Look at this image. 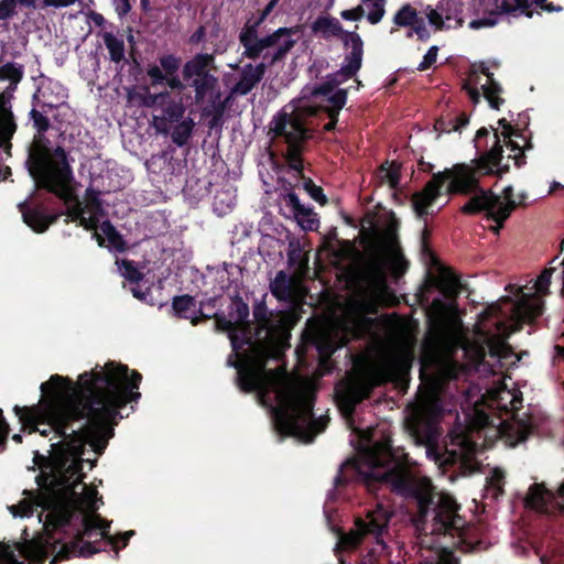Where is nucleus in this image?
Returning a JSON list of instances; mask_svg holds the SVG:
<instances>
[{
    "label": "nucleus",
    "mask_w": 564,
    "mask_h": 564,
    "mask_svg": "<svg viewBox=\"0 0 564 564\" xmlns=\"http://www.w3.org/2000/svg\"><path fill=\"white\" fill-rule=\"evenodd\" d=\"M141 381L138 371L109 361L79 375L74 383L69 378L53 375L40 387L37 400V434L54 433L50 456L37 453V514L44 535L37 533V562L50 553L67 551L90 556L99 551L95 543L106 539L118 555L134 531L109 535L110 522L96 511L101 498L94 487L82 484V465L95 466L109 438L112 426L122 416L119 410L137 401Z\"/></svg>",
    "instance_id": "nucleus-1"
},
{
    "label": "nucleus",
    "mask_w": 564,
    "mask_h": 564,
    "mask_svg": "<svg viewBox=\"0 0 564 564\" xmlns=\"http://www.w3.org/2000/svg\"><path fill=\"white\" fill-rule=\"evenodd\" d=\"M430 339L436 350L434 361L424 366L421 376L424 386L416 401L410 405L405 419L406 430L416 445L424 446L425 455L440 468L456 467L467 475L479 466L478 455L482 447L503 437L508 445L516 446L532 431L528 413L516 414L522 405V393L499 382L477 398L478 390L470 388L462 404L465 424H456L444 446L438 441L442 430L440 420L451 412L445 403L444 382L457 378L464 370H475L480 376L496 375L517 360L512 358L497 362L490 358L491 345L478 338L475 326L474 337H467L456 305L441 299L432 302L427 310Z\"/></svg>",
    "instance_id": "nucleus-2"
},
{
    "label": "nucleus",
    "mask_w": 564,
    "mask_h": 564,
    "mask_svg": "<svg viewBox=\"0 0 564 564\" xmlns=\"http://www.w3.org/2000/svg\"><path fill=\"white\" fill-rule=\"evenodd\" d=\"M253 316L254 330L248 321V305L237 300L227 318H217L218 327L228 333L234 350L227 364L237 369L240 389L256 392L260 403L270 408L274 430L280 436L310 443L327 424L326 416L315 419L313 414L314 382L289 373L283 367L265 369V361L279 359L289 346L295 319L284 311L268 314L263 304L254 306Z\"/></svg>",
    "instance_id": "nucleus-3"
},
{
    "label": "nucleus",
    "mask_w": 564,
    "mask_h": 564,
    "mask_svg": "<svg viewBox=\"0 0 564 564\" xmlns=\"http://www.w3.org/2000/svg\"><path fill=\"white\" fill-rule=\"evenodd\" d=\"M362 480L369 490L377 485H386L395 492L413 497L417 505L414 525L421 556L430 564H458L452 551L434 536L447 535L458 546L466 536L465 520L458 514V505L454 498L436 491L431 480L410 468L408 455L402 448H394L390 440L366 444L358 457L346 460L335 478L336 484L351 477Z\"/></svg>",
    "instance_id": "nucleus-4"
},
{
    "label": "nucleus",
    "mask_w": 564,
    "mask_h": 564,
    "mask_svg": "<svg viewBox=\"0 0 564 564\" xmlns=\"http://www.w3.org/2000/svg\"><path fill=\"white\" fill-rule=\"evenodd\" d=\"M408 262L392 235L386 238L382 247L370 257L364 268V280L367 294L354 300L339 316L329 318L312 334V341L319 355V376L328 371V359L332 354L345 346L350 338H358L373 332L375 319L366 314L371 303H390L393 299L387 274L401 276Z\"/></svg>",
    "instance_id": "nucleus-5"
},
{
    "label": "nucleus",
    "mask_w": 564,
    "mask_h": 564,
    "mask_svg": "<svg viewBox=\"0 0 564 564\" xmlns=\"http://www.w3.org/2000/svg\"><path fill=\"white\" fill-rule=\"evenodd\" d=\"M553 272V268L545 269L532 285L516 288L512 295L501 297L479 315L476 324L478 338L492 345L490 358L497 362L512 358L506 340L511 333L521 328L522 323L542 315L543 296L549 293Z\"/></svg>",
    "instance_id": "nucleus-6"
},
{
    "label": "nucleus",
    "mask_w": 564,
    "mask_h": 564,
    "mask_svg": "<svg viewBox=\"0 0 564 564\" xmlns=\"http://www.w3.org/2000/svg\"><path fill=\"white\" fill-rule=\"evenodd\" d=\"M70 170L66 163L65 152L56 149L48 155L42 148L37 137V188L45 187L65 200L68 216L72 220H79V225L90 230L99 246L121 251L124 242L109 221H101L102 210L96 198H87L83 204L74 196L70 185Z\"/></svg>",
    "instance_id": "nucleus-7"
},
{
    "label": "nucleus",
    "mask_w": 564,
    "mask_h": 564,
    "mask_svg": "<svg viewBox=\"0 0 564 564\" xmlns=\"http://www.w3.org/2000/svg\"><path fill=\"white\" fill-rule=\"evenodd\" d=\"M498 124L502 128V131L500 134L497 130L495 131V144L486 155L474 165L459 164L452 170L434 175L422 192L412 196V207L416 215L424 216L434 213V204L446 181H449V192L468 193L476 189L480 175L495 173L498 169L503 148H507V151H509L508 158L513 159L517 165L522 163L523 151L520 144L512 139L514 133L511 126L506 119H500Z\"/></svg>",
    "instance_id": "nucleus-8"
},
{
    "label": "nucleus",
    "mask_w": 564,
    "mask_h": 564,
    "mask_svg": "<svg viewBox=\"0 0 564 564\" xmlns=\"http://www.w3.org/2000/svg\"><path fill=\"white\" fill-rule=\"evenodd\" d=\"M409 362L408 351L400 349L388 354L365 371L348 375L335 388L336 401L341 413L348 419L355 405L366 399L373 387L403 376Z\"/></svg>",
    "instance_id": "nucleus-9"
},
{
    "label": "nucleus",
    "mask_w": 564,
    "mask_h": 564,
    "mask_svg": "<svg viewBox=\"0 0 564 564\" xmlns=\"http://www.w3.org/2000/svg\"><path fill=\"white\" fill-rule=\"evenodd\" d=\"M317 110L315 101L302 98L286 105L271 121L274 135L283 137L289 144L286 160L296 173L303 169L300 144L310 137Z\"/></svg>",
    "instance_id": "nucleus-10"
},
{
    "label": "nucleus",
    "mask_w": 564,
    "mask_h": 564,
    "mask_svg": "<svg viewBox=\"0 0 564 564\" xmlns=\"http://www.w3.org/2000/svg\"><path fill=\"white\" fill-rule=\"evenodd\" d=\"M279 0H271L265 7L260 21L252 25L247 24L240 33V43L245 51L243 56L249 58L262 57L269 61V64L281 59L295 44L293 29L281 28L274 33L260 37L258 35V24L272 11Z\"/></svg>",
    "instance_id": "nucleus-11"
},
{
    "label": "nucleus",
    "mask_w": 564,
    "mask_h": 564,
    "mask_svg": "<svg viewBox=\"0 0 564 564\" xmlns=\"http://www.w3.org/2000/svg\"><path fill=\"white\" fill-rule=\"evenodd\" d=\"M348 44L350 45V53L345 57L344 64L336 74H334L327 82L314 89V97L321 98L322 101L327 104L324 106L328 112L332 121L325 124L326 130H332L336 122V117L339 110L346 104V90L335 89L338 85L346 82L348 78L355 76L361 67L362 62V41L356 33L349 35Z\"/></svg>",
    "instance_id": "nucleus-12"
},
{
    "label": "nucleus",
    "mask_w": 564,
    "mask_h": 564,
    "mask_svg": "<svg viewBox=\"0 0 564 564\" xmlns=\"http://www.w3.org/2000/svg\"><path fill=\"white\" fill-rule=\"evenodd\" d=\"M523 195L514 196L512 186H506L501 193L479 189L463 207L464 213H485L497 225L492 229L498 232L503 221L510 216L514 207L522 203Z\"/></svg>",
    "instance_id": "nucleus-13"
},
{
    "label": "nucleus",
    "mask_w": 564,
    "mask_h": 564,
    "mask_svg": "<svg viewBox=\"0 0 564 564\" xmlns=\"http://www.w3.org/2000/svg\"><path fill=\"white\" fill-rule=\"evenodd\" d=\"M392 514L390 505L384 499H378L376 508L368 511L366 519H358L356 528L349 533H338L336 551L355 550L366 535H372L377 543H381V535L387 529Z\"/></svg>",
    "instance_id": "nucleus-14"
},
{
    "label": "nucleus",
    "mask_w": 564,
    "mask_h": 564,
    "mask_svg": "<svg viewBox=\"0 0 564 564\" xmlns=\"http://www.w3.org/2000/svg\"><path fill=\"white\" fill-rule=\"evenodd\" d=\"M481 12L488 13V17L475 19L469 22V28L478 30L481 28H491L497 24V14L518 12L529 18L538 10L547 12L561 11V7H555L546 0H482L480 3Z\"/></svg>",
    "instance_id": "nucleus-15"
},
{
    "label": "nucleus",
    "mask_w": 564,
    "mask_h": 564,
    "mask_svg": "<svg viewBox=\"0 0 564 564\" xmlns=\"http://www.w3.org/2000/svg\"><path fill=\"white\" fill-rule=\"evenodd\" d=\"M464 88L475 104L480 100V90L491 108L498 109L503 102L499 97L502 89L484 63L471 67Z\"/></svg>",
    "instance_id": "nucleus-16"
},
{
    "label": "nucleus",
    "mask_w": 564,
    "mask_h": 564,
    "mask_svg": "<svg viewBox=\"0 0 564 564\" xmlns=\"http://www.w3.org/2000/svg\"><path fill=\"white\" fill-rule=\"evenodd\" d=\"M524 502L525 507L539 512L551 513L564 509V481L556 491L546 488L543 484H532Z\"/></svg>",
    "instance_id": "nucleus-17"
},
{
    "label": "nucleus",
    "mask_w": 564,
    "mask_h": 564,
    "mask_svg": "<svg viewBox=\"0 0 564 564\" xmlns=\"http://www.w3.org/2000/svg\"><path fill=\"white\" fill-rule=\"evenodd\" d=\"M164 100H160L159 108L163 115L153 117L154 129L163 134H167L170 131V123L177 122L183 118L185 112V106L183 97L177 94L173 95L169 91H163Z\"/></svg>",
    "instance_id": "nucleus-18"
},
{
    "label": "nucleus",
    "mask_w": 564,
    "mask_h": 564,
    "mask_svg": "<svg viewBox=\"0 0 564 564\" xmlns=\"http://www.w3.org/2000/svg\"><path fill=\"white\" fill-rule=\"evenodd\" d=\"M25 167L30 177L35 183V135L32 138L28 147ZM18 209L22 215L23 223L35 231V184L33 185L28 198L18 204Z\"/></svg>",
    "instance_id": "nucleus-19"
},
{
    "label": "nucleus",
    "mask_w": 564,
    "mask_h": 564,
    "mask_svg": "<svg viewBox=\"0 0 564 564\" xmlns=\"http://www.w3.org/2000/svg\"><path fill=\"white\" fill-rule=\"evenodd\" d=\"M272 294L282 301L297 304L305 296V288L301 281L280 271L271 282Z\"/></svg>",
    "instance_id": "nucleus-20"
},
{
    "label": "nucleus",
    "mask_w": 564,
    "mask_h": 564,
    "mask_svg": "<svg viewBox=\"0 0 564 564\" xmlns=\"http://www.w3.org/2000/svg\"><path fill=\"white\" fill-rule=\"evenodd\" d=\"M429 23L437 30L451 28V21L454 19L457 24H460L462 20L457 18L458 8L453 0H442L438 6L433 9L427 7L424 12Z\"/></svg>",
    "instance_id": "nucleus-21"
},
{
    "label": "nucleus",
    "mask_w": 564,
    "mask_h": 564,
    "mask_svg": "<svg viewBox=\"0 0 564 564\" xmlns=\"http://www.w3.org/2000/svg\"><path fill=\"white\" fill-rule=\"evenodd\" d=\"M394 23L399 26H410L411 31L408 33V36H411L412 33H415L419 39L425 40L429 37L430 33L425 26L424 18L419 17L416 11L409 4L403 6L394 15Z\"/></svg>",
    "instance_id": "nucleus-22"
},
{
    "label": "nucleus",
    "mask_w": 564,
    "mask_h": 564,
    "mask_svg": "<svg viewBox=\"0 0 564 564\" xmlns=\"http://www.w3.org/2000/svg\"><path fill=\"white\" fill-rule=\"evenodd\" d=\"M265 67V63H260L258 65L247 64L243 66L240 78L232 87L231 93L241 96L250 93L262 79Z\"/></svg>",
    "instance_id": "nucleus-23"
},
{
    "label": "nucleus",
    "mask_w": 564,
    "mask_h": 564,
    "mask_svg": "<svg viewBox=\"0 0 564 564\" xmlns=\"http://www.w3.org/2000/svg\"><path fill=\"white\" fill-rule=\"evenodd\" d=\"M35 10V0H0V21L17 17L22 23Z\"/></svg>",
    "instance_id": "nucleus-24"
},
{
    "label": "nucleus",
    "mask_w": 564,
    "mask_h": 564,
    "mask_svg": "<svg viewBox=\"0 0 564 564\" xmlns=\"http://www.w3.org/2000/svg\"><path fill=\"white\" fill-rule=\"evenodd\" d=\"M17 130V124L13 121H7L0 126V182L7 180L11 175L9 166L4 165V161L11 156L12 143L11 139Z\"/></svg>",
    "instance_id": "nucleus-25"
},
{
    "label": "nucleus",
    "mask_w": 564,
    "mask_h": 564,
    "mask_svg": "<svg viewBox=\"0 0 564 564\" xmlns=\"http://www.w3.org/2000/svg\"><path fill=\"white\" fill-rule=\"evenodd\" d=\"M286 200L292 206L295 219L302 229L313 231L318 228L317 215L311 208L302 205L296 194L289 193Z\"/></svg>",
    "instance_id": "nucleus-26"
},
{
    "label": "nucleus",
    "mask_w": 564,
    "mask_h": 564,
    "mask_svg": "<svg viewBox=\"0 0 564 564\" xmlns=\"http://www.w3.org/2000/svg\"><path fill=\"white\" fill-rule=\"evenodd\" d=\"M213 56L209 54H198L193 59L187 62L183 68L185 79L196 78L203 74H207V67L213 62Z\"/></svg>",
    "instance_id": "nucleus-27"
},
{
    "label": "nucleus",
    "mask_w": 564,
    "mask_h": 564,
    "mask_svg": "<svg viewBox=\"0 0 564 564\" xmlns=\"http://www.w3.org/2000/svg\"><path fill=\"white\" fill-rule=\"evenodd\" d=\"M173 310L176 315L191 319L193 324L198 321L196 302L189 295L176 296L173 301Z\"/></svg>",
    "instance_id": "nucleus-28"
},
{
    "label": "nucleus",
    "mask_w": 564,
    "mask_h": 564,
    "mask_svg": "<svg viewBox=\"0 0 564 564\" xmlns=\"http://www.w3.org/2000/svg\"><path fill=\"white\" fill-rule=\"evenodd\" d=\"M486 481L485 496L497 499L503 490L505 471L498 467L491 468L486 477Z\"/></svg>",
    "instance_id": "nucleus-29"
},
{
    "label": "nucleus",
    "mask_w": 564,
    "mask_h": 564,
    "mask_svg": "<svg viewBox=\"0 0 564 564\" xmlns=\"http://www.w3.org/2000/svg\"><path fill=\"white\" fill-rule=\"evenodd\" d=\"M23 494L26 496L20 500L17 505L9 506L8 509L13 517H31L33 514L35 506V490H24Z\"/></svg>",
    "instance_id": "nucleus-30"
},
{
    "label": "nucleus",
    "mask_w": 564,
    "mask_h": 564,
    "mask_svg": "<svg viewBox=\"0 0 564 564\" xmlns=\"http://www.w3.org/2000/svg\"><path fill=\"white\" fill-rule=\"evenodd\" d=\"M13 411L22 425V431L29 434L35 433V404L30 406L15 405Z\"/></svg>",
    "instance_id": "nucleus-31"
},
{
    "label": "nucleus",
    "mask_w": 564,
    "mask_h": 564,
    "mask_svg": "<svg viewBox=\"0 0 564 564\" xmlns=\"http://www.w3.org/2000/svg\"><path fill=\"white\" fill-rule=\"evenodd\" d=\"M22 75L21 67L17 66L14 63H7L0 66V80L9 82V86L3 91L8 90L12 95Z\"/></svg>",
    "instance_id": "nucleus-32"
},
{
    "label": "nucleus",
    "mask_w": 564,
    "mask_h": 564,
    "mask_svg": "<svg viewBox=\"0 0 564 564\" xmlns=\"http://www.w3.org/2000/svg\"><path fill=\"white\" fill-rule=\"evenodd\" d=\"M313 30L326 37L337 36L343 32L339 21L329 17L317 19L313 24Z\"/></svg>",
    "instance_id": "nucleus-33"
},
{
    "label": "nucleus",
    "mask_w": 564,
    "mask_h": 564,
    "mask_svg": "<svg viewBox=\"0 0 564 564\" xmlns=\"http://www.w3.org/2000/svg\"><path fill=\"white\" fill-rule=\"evenodd\" d=\"M438 288L448 299H454L459 292V281L451 272L443 271L438 278Z\"/></svg>",
    "instance_id": "nucleus-34"
},
{
    "label": "nucleus",
    "mask_w": 564,
    "mask_h": 564,
    "mask_svg": "<svg viewBox=\"0 0 564 564\" xmlns=\"http://www.w3.org/2000/svg\"><path fill=\"white\" fill-rule=\"evenodd\" d=\"M216 83V77L209 73L203 74L202 76L194 78L192 86L195 89L196 99H203L208 93H210L214 89Z\"/></svg>",
    "instance_id": "nucleus-35"
},
{
    "label": "nucleus",
    "mask_w": 564,
    "mask_h": 564,
    "mask_svg": "<svg viewBox=\"0 0 564 564\" xmlns=\"http://www.w3.org/2000/svg\"><path fill=\"white\" fill-rule=\"evenodd\" d=\"M194 121L191 118H186L178 122L172 132L173 142L178 147L186 144L192 135Z\"/></svg>",
    "instance_id": "nucleus-36"
},
{
    "label": "nucleus",
    "mask_w": 564,
    "mask_h": 564,
    "mask_svg": "<svg viewBox=\"0 0 564 564\" xmlns=\"http://www.w3.org/2000/svg\"><path fill=\"white\" fill-rule=\"evenodd\" d=\"M378 177L391 188L397 187L400 180V165L394 162L383 164L380 167Z\"/></svg>",
    "instance_id": "nucleus-37"
},
{
    "label": "nucleus",
    "mask_w": 564,
    "mask_h": 564,
    "mask_svg": "<svg viewBox=\"0 0 564 564\" xmlns=\"http://www.w3.org/2000/svg\"><path fill=\"white\" fill-rule=\"evenodd\" d=\"M104 41L109 51L110 58L113 62H120L123 58L124 54L123 41L111 33H106L104 36Z\"/></svg>",
    "instance_id": "nucleus-38"
},
{
    "label": "nucleus",
    "mask_w": 564,
    "mask_h": 564,
    "mask_svg": "<svg viewBox=\"0 0 564 564\" xmlns=\"http://www.w3.org/2000/svg\"><path fill=\"white\" fill-rule=\"evenodd\" d=\"M364 8L368 9L367 19L370 23H378L384 14V0H362Z\"/></svg>",
    "instance_id": "nucleus-39"
},
{
    "label": "nucleus",
    "mask_w": 564,
    "mask_h": 564,
    "mask_svg": "<svg viewBox=\"0 0 564 564\" xmlns=\"http://www.w3.org/2000/svg\"><path fill=\"white\" fill-rule=\"evenodd\" d=\"M234 204H235L234 197L230 195V193H227V192L219 193L215 196V199H214V210L218 215H225L229 210H231Z\"/></svg>",
    "instance_id": "nucleus-40"
},
{
    "label": "nucleus",
    "mask_w": 564,
    "mask_h": 564,
    "mask_svg": "<svg viewBox=\"0 0 564 564\" xmlns=\"http://www.w3.org/2000/svg\"><path fill=\"white\" fill-rule=\"evenodd\" d=\"M116 264L118 265V270L121 275L128 279L130 282H138L142 278L141 272L132 264V262L127 260H117Z\"/></svg>",
    "instance_id": "nucleus-41"
},
{
    "label": "nucleus",
    "mask_w": 564,
    "mask_h": 564,
    "mask_svg": "<svg viewBox=\"0 0 564 564\" xmlns=\"http://www.w3.org/2000/svg\"><path fill=\"white\" fill-rule=\"evenodd\" d=\"M13 113L11 111V94L7 91L0 93V126L7 121H13Z\"/></svg>",
    "instance_id": "nucleus-42"
},
{
    "label": "nucleus",
    "mask_w": 564,
    "mask_h": 564,
    "mask_svg": "<svg viewBox=\"0 0 564 564\" xmlns=\"http://www.w3.org/2000/svg\"><path fill=\"white\" fill-rule=\"evenodd\" d=\"M181 65L180 58L173 55H165L160 58V66L166 75L176 74Z\"/></svg>",
    "instance_id": "nucleus-43"
},
{
    "label": "nucleus",
    "mask_w": 564,
    "mask_h": 564,
    "mask_svg": "<svg viewBox=\"0 0 564 564\" xmlns=\"http://www.w3.org/2000/svg\"><path fill=\"white\" fill-rule=\"evenodd\" d=\"M468 117L465 113H462L454 121L449 122L452 124L451 128L444 127V121H437L435 128L444 132L460 131L468 123Z\"/></svg>",
    "instance_id": "nucleus-44"
},
{
    "label": "nucleus",
    "mask_w": 564,
    "mask_h": 564,
    "mask_svg": "<svg viewBox=\"0 0 564 564\" xmlns=\"http://www.w3.org/2000/svg\"><path fill=\"white\" fill-rule=\"evenodd\" d=\"M303 186L310 196L319 204H326L327 199L319 186H316L310 178L304 180Z\"/></svg>",
    "instance_id": "nucleus-45"
},
{
    "label": "nucleus",
    "mask_w": 564,
    "mask_h": 564,
    "mask_svg": "<svg viewBox=\"0 0 564 564\" xmlns=\"http://www.w3.org/2000/svg\"><path fill=\"white\" fill-rule=\"evenodd\" d=\"M142 96L144 97L143 107H148V108L158 109L160 100H164V96H162V93L152 94L148 86H143Z\"/></svg>",
    "instance_id": "nucleus-46"
},
{
    "label": "nucleus",
    "mask_w": 564,
    "mask_h": 564,
    "mask_svg": "<svg viewBox=\"0 0 564 564\" xmlns=\"http://www.w3.org/2000/svg\"><path fill=\"white\" fill-rule=\"evenodd\" d=\"M147 74L151 78L153 86L162 84L166 78V74L162 67L158 65H150L148 67Z\"/></svg>",
    "instance_id": "nucleus-47"
},
{
    "label": "nucleus",
    "mask_w": 564,
    "mask_h": 564,
    "mask_svg": "<svg viewBox=\"0 0 564 564\" xmlns=\"http://www.w3.org/2000/svg\"><path fill=\"white\" fill-rule=\"evenodd\" d=\"M437 52H438V47L437 46H432L427 51V53L424 55L423 61L419 65V69L420 70H425V69L430 68L436 62Z\"/></svg>",
    "instance_id": "nucleus-48"
},
{
    "label": "nucleus",
    "mask_w": 564,
    "mask_h": 564,
    "mask_svg": "<svg viewBox=\"0 0 564 564\" xmlns=\"http://www.w3.org/2000/svg\"><path fill=\"white\" fill-rule=\"evenodd\" d=\"M364 14H365L364 6H358L354 9L343 11L340 15L345 20L357 21V20L361 19L364 17Z\"/></svg>",
    "instance_id": "nucleus-49"
},
{
    "label": "nucleus",
    "mask_w": 564,
    "mask_h": 564,
    "mask_svg": "<svg viewBox=\"0 0 564 564\" xmlns=\"http://www.w3.org/2000/svg\"><path fill=\"white\" fill-rule=\"evenodd\" d=\"M10 432L9 424L7 423L3 411L0 409V447L3 448Z\"/></svg>",
    "instance_id": "nucleus-50"
},
{
    "label": "nucleus",
    "mask_w": 564,
    "mask_h": 564,
    "mask_svg": "<svg viewBox=\"0 0 564 564\" xmlns=\"http://www.w3.org/2000/svg\"><path fill=\"white\" fill-rule=\"evenodd\" d=\"M164 82H166L167 86L173 90L175 89V90L182 91L184 89V84L178 78L177 73L173 74V75H166V78Z\"/></svg>",
    "instance_id": "nucleus-51"
},
{
    "label": "nucleus",
    "mask_w": 564,
    "mask_h": 564,
    "mask_svg": "<svg viewBox=\"0 0 564 564\" xmlns=\"http://www.w3.org/2000/svg\"><path fill=\"white\" fill-rule=\"evenodd\" d=\"M143 94V87H140L129 94V99L131 102L137 104L139 106H143L144 97Z\"/></svg>",
    "instance_id": "nucleus-52"
},
{
    "label": "nucleus",
    "mask_w": 564,
    "mask_h": 564,
    "mask_svg": "<svg viewBox=\"0 0 564 564\" xmlns=\"http://www.w3.org/2000/svg\"><path fill=\"white\" fill-rule=\"evenodd\" d=\"M75 0H43L44 7H68L74 3Z\"/></svg>",
    "instance_id": "nucleus-53"
},
{
    "label": "nucleus",
    "mask_w": 564,
    "mask_h": 564,
    "mask_svg": "<svg viewBox=\"0 0 564 564\" xmlns=\"http://www.w3.org/2000/svg\"><path fill=\"white\" fill-rule=\"evenodd\" d=\"M119 14H126L130 11L129 0H113Z\"/></svg>",
    "instance_id": "nucleus-54"
},
{
    "label": "nucleus",
    "mask_w": 564,
    "mask_h": 564,
    "mask_svg": "<svg viewBox=\"0 0 564 564\" xmlns=\"http://www.w3.org/2000/svg\"><path fill=\"white\" fill-rule=\"evenodd\" d=\"M36 124H37V134L42 131H45L47 130L50 123H48V120L46 117H44L43 115H40L37 112V121H36Z\"/></svg>",
    "instance_id": "nucleus-55"
},
{
    "label": "nucleus",
    "mask_w": 564,
    "mask_h": 564,
    "mask_svg": "<svg viewBox=\"0 0 564 564\" xmlns=\"http://www.w3.org/2000/svg\"><path fill=\"white\" fill-rule=\"evenodd\" d=\"M29 117L33 121V126L35 127V93L32 95V107L29 111Z\"/></svg>",
    "instance_id": "nucleus-56"
},
{
    "label": "nucleus",
    "mask_w": 564,
    "mask_h": 564,
    "mask_svg": "<svg viewBox=\"0 0 564 564\" xmlns=\"http://www.w3.org/2000/svg\"><path fill=\"white\" fill-rule=\"evenodd\" d=\"M131 292H132L133 296L137 297V299H140V300H144L145 299V293L141 292L139 290V286H132L131 288Z\"/></svg>",
    "instance_id": "nucleus-57"
},
{
    "label": "nucleus",
    "mask_w": 564,
    "mask_h": 564,
    "mask_svg": "<svg viewBox=\"0 0 564 564\" xmlns=\"http://www.w3.org/2000/svg\"><path fill=\"white\" fill-rule=\"evenodd\" d=\"M555 358H564V347L555 346Z\"/></svg>",
    "instance_id": "nucleus-58"
},
{
    "label": "nucleus",
    "mask_w": 564,
    "mask_h": 564,
    "mask_svg": "<svg viewBox=\"0 0 564 564\" xmlns=\"http://www.w3.org/2000/svg\"><path fill=\"white\" fill-rule=\"evenodd\" d=\"M487 134H488V130H487L486 128H481V129H479V130L477 131V133H476V139H477V141H478L479 139H481L482 137L487 135Z\"/></svg>",
    "instance_id": "nucleus-59"
},
{
    "label": "nucleus",
    "mask_w": 564,
    "mask_h": 564,
    "mask_svg": "<svg viewBox=\"0 0 564 564\" xmlns=\"http://www.w3.org/2000/svg\"><path fill=\"white\" fill-rule=\"evenodd\" d=\"M36 228H37V232L40 231H44L45 230V226H42L41 223H40V217L37 216V225H36Z\"/></svg>",
    "instance_id": "nucleus-60"
},
{
    "label": "nucleus",
    "mask_w": 564,
    "mask_h": 564,
    "mask_svg": "<svg viewBox=\"0 0 564 564\" xmlns=\"http://www.w3.org/2000/svg\"><path fill=\"white\" fill-rule=\"evenodd\" d=\"M12 440H13L14 442H17V443H21V442H22V436H21V434H14V435L12 436Z\"/></svg>",
    "instance_id": "nucleus-61"
},
{
    "label": "nucleus",
    "mask_w": 564,
    "mask_h": 564,
    "mask_svg": "<svg viewBox=\"0 0 564 564\" xmlns=\"http://www.w3.org/2000/svg\"><path fill=\"white\" fill-rule=\"evenodd\" d=\"M541 562L542 564H554L553 562L547 561L545 557H541Z\"/></svg>",
    "instance_id": "nucleus-62"
},
{
    "label": "nucleus",
    "mask_w": 564,
    "mask_h": 564,
    "mask_svg": "<svg viewBox=\"0 0 564 564\" xmlns=\"http://www.w3.org/2000/svg\"><path fill=\"white\" fill-rule=\"evenodd\" d=\"M360 436L365 438L367 442L369 441L368 436L366 435V432L360 431Z\"/></svg>",
    "instance_id": "nucleus-63"
},
{
    "label": "nucleus",
    "mask_w": 564,
    "mask_h": 564,
    "mask_svg": "<svg viewBox=\"0 0 564 564\" xmlns=\"http://www.w3.org/2000/svg\"><path fill=\"white\" fill-rule=\"evenodd\" d=\"M141 4H142V7H143V8H147V6H148V0H141Z\"/></svg>",
    "instance_id": "nucleus-64"
}]
</instances>
